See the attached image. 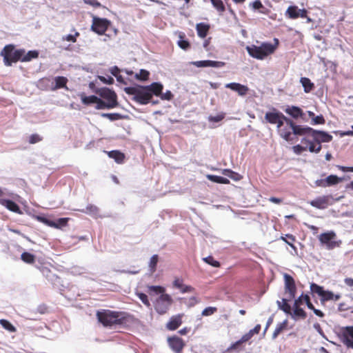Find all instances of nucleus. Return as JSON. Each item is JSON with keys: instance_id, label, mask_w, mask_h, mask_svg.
<instances>
[{"instance_id": "nucleus-1", "label": "nucleus", "mask_w": 353, "mask_h": 353, "mask_svg": "<svg viewBox=\"0 0 353 353\" xmlns=\"http://www.w3.org/2000/svg\"><path fill=\"white\" fill-rule=\"evenodd\" d=\"M96 316L98 321L106 327L114 326L127 327L132 325L135 321V318L133 315L121 311L102 310L97 311Z\"/></svg>"}, {"instance_id": "nucleus-2", "label": "nucleus", "mask_w": 353, "mask_h": 353, "mask_svg": "<svg viewBox=\"0 0 353 353\" xmlns=\"http://www.w3.org/2000/svg\"><path fill=\"white\" fill-rule=\"evenodd\" d=\"M163 85L159 82H154L148 85H137L133 87H126L124 91L129 95H132V100L141 105H146L151 101L152 96H159L163 91Z\"/></svg>"}, {"instance_id": "nucleus-3", "label": "nucleus", "mask_w": 353, "mask_h": 353, "mask_svg": "<svg viewBox=\"0 0 353 353\" xmlns=\"http://www.w3.org/2000/svg\"><path fill=\"white\" fill-rule=\"evenodd\" d=\"M274 41V44L263 42L259 46L255 45L248 46L246 50L252 57L263 60L268 56L273 54L278 48L279 39L275 38Z\"/></svg>"}, {"instance_id": "nucleus-4", "label": "nucleus", "mask_w": 353, "mask_h": 353, "mask_svg": "<svg viewBox=\"0 0 353 353\" xmlns=\"http://www.w3.org/2000/svg\"><path fill=\"white\" fill-rule=\"evenodd\" d=\"M26 53L25 50H15L12 44H8L4 46L0 52V55L3 58V63L6 66H11L13 63L21 61V56Z\"/></svg>"}, {"instance_id": "nucleus-5", "label": "nucleus", "mask_w": 353, "mask_h": 353, "mask_svg": "<svg viewBox=\"0 0 353 353\" xmlns=\"http://www.w3.org/2000/svg\"><path fill=\"white\" fill-rule=\"evenodd\" d=\"M112 26V22L106 18L93 16L90 30L99 35L105 34Z\"/></svg>"}, {"instance_id": "nucleus-6", "label": "nucleus", "mask_w": 353, "mask_h": 353, "mask_svg": "<svg viewBox=\"0 0 353 353\" xmlns=\"http://www.w3.org/2000/svg\"><path fill=\"white\" fill-rule=\"evenodd\" d=\"M172 303L173 299L170 294H163L156 299L154 307L158 314H164L168 312Z\"/></svg>"}, {"instance_id": "nucleus-7", "label": "nucleus", "mask_w": 353, "mask_h": 353, "mask_svg": "<svg viewBox=\"0 0 353 353\" xmlns=\"http://www.w3.org/2000/svg\"><path fill=\"white\" fill-rule=\"evenodd\" d=\"M336 234L333 232H328L322 233L319 239L322 244L326 245L327 250H332L336 247H339L341 244V241H336Z\"/></svg>"}, {"instance_id": "nucleus-8", "label": "nucleus", "mask_w": 353, "mask_h": 353, "mask_svg": "<svg viewBox=\"0 0 353 353\" xmlns=\"http://www.w3.org/2000/svg\"><path fill=\"white\" fill-rule=\"evenodd\" d=\"M97 93L101 98L107 101L106 103L110 105V108H114L118 106L117 95L114 91L108 88H103Z\"/></svg>"}, {"instance_id": "nucleus-9", "label": "nucleus", "mask_w": 353, "mask_h": 353, "mask_svg": "<svg viewBox=\"0 0 353 353\" xmlns=\"http://www.w3.org/2000/svg\"><path fill=\"white\" fill-rule=\"evenodd\" d=\"M283 278L285 292L288 294L290 299H293L295 298L296 292L295 281L291 275L287 273L284 274Z\"/></svg>"}, {"instance_id": "nucleus-10", "label": "nucleus", "mask_w": 353, "mask_h": 353, "mask_svg": "<svg viewBox=\"0 0 353 353\" xmlns=\"http://www.w3.org/2000/svg\"><path fill=\"white\" fill-rule=\"evenodd\" d=\"M309 203L318 209H325L333 203V198L330 195L319 196L310 201Z\"/></svg>"}, {"instance_id": "nucleus-11", "label": "nucleus", "mask_w": 353, "mask_h": 353, "mask_svg": "<svg viewBox=\"0 0 353 353\" xmlns=\"http://www.w3.org/2000/svg\"><path fill=\"white\" fill-rule=\"evenodd\" d=\"M310 137L319 144L321 143H328L332 140V136L327 132L314 129L312 130Z\"/></svg>"}, {"instance_id": "nucleus-12", "label": "nucleus", "mask_w": 353, "mask_h": 353, "mask_svg": "<svg viewBox=\"0 0 353 353\" xmlns=\"http://www.w3.org/2000/svg\"><path fill=\"white\" fill-rule=\"evenodd\" d=\"M168 342L170 348L176 353H181L185 346L183 340L177 336L169 337Z\"/></svg>"}, {"instance_id": "nucleus-13", "label": "nucleus", "mask_w": 353, "mask_h": 353, "mask_svg": "<svg viewBox=\"0 0 353 353\" xmlns=\"http://www.w3.org/2000/svg\"><path fill=\"white\" fill-rule=\"evenodd\" d=\"M341 337L343 343L349 347L353 343V326H347L341 329Z\"/></svg>"}, {"instance_id": "nucleus-14", "label": "nucleus", "mask_w": 353, "mask_h": 353, "mask_svg": "<svg viewBox=\"0 0 353 353\" xmlns=\"http://www.w3.org/2000/svg\"><path fill=\"white\" fill-rule=\"evenodd\" d=\"M301 301L300 299H296L294 300L293 305V310H292L291 314L290 315L295 319H305L307 317L306 312L300 307L299 302Z\"/></svg>"}, {"instance_id": "nucleus-15", "label": "nucleus", "mask_w": 353, "mask_h": 353, "mask_svg": "<svg viewBox=\"0 0 353 353\" xmlns=\"http://www.w3.org/2000/svg\"><path fill=\"white\" fill-rule=\"evenodd\" d=\"M279 119H285V116L274 108H272V111L268 112L265 114V121L272 125H274Z\"/></svg>"}, {"instance_id": "nucleus-16", "label": "nucleus", "mask_w": 353, "mask_h": 353, "mask_svg": "<svg viewBox=\"0 0 353 353\" xmlns=\"http://www.w3.org/2000/svg\"><path fill=\"white\" fill-rule=\"evenodd\" d=\"M68 82V79L63 76H58L52 78V83H51V91H55L59 89L65 88V90H68L67 87V83Z\"/></svg>"}, {"instance_id": "nucleus-17", "label": "nucleus", "mask_w": 353, "mask_h": 353, "mask_svg": "<svg viewBox=\"0 0 353 353\" xmlns=\"http://www.w3.org/2000/svg\"><path fill=\"white\" fill-rule=\"evenodd\" d=\"M293 121L291 119V124H284L283 128L279 132L281 137L286 141L290 142L294 141L292 136Z\"/></svg>"}, {"instance_id": "nucleus-18", "label": "nucleus", "mask_w": 353, "mask_h": 353, "mask_svg": "<svg viewBox=\"0 0 353 353\" xmlns=\"http://www.w3.org/2000/svg\"><path fill=\"white\" fill-rule=\"evenodd\" d=\"M183 316V314L172 316L166 324L167 329L169 330H176L182 323Z\"/></svg>"}, {"instance_id": "nucleus-19", "label": "nucleus", "mask_w": 353, "mask_h": 353, "mask_svg": "<svg viewBox=\"0 0 353 353\" xmlns=\"http://www.w3.org/2000/svg\"><path fill=\"white\" fill-rule=\"evenodd\" d=\"M312 130V128L296 125L293 121L292 134H294V136H311Z\"/></svg>"}, {"instance_id": "nucleus-20", "label": "nucleus", "mask_w": 353, "mask_h": 353, "mask_svg": "<svg viewBox=\"0 0 353 353\" xmlns=\"http://www.w3.org/2000/svg\"><path fill=\"white\" fill-rule=\"evenodd\" d=\"M225 88H230L233 91L237 92L240 96L247 94L249 88L248 86L240 84L239 83H230L225 85Z\"/></svg>"}, {"instance_id": "nucleus-21", "label": "nucleus", "mask_w": 353, "mask_h": 353, "mask_svg": "<svg viewBox=\"0 0 353 353\" xmlns=\"http://www.w3.org/2000/svg\"><path fill=\"white\" fill-rule=\"evenodd\" d=\"M301 143L303 144H305V146H307V149L310 152L319 153L322 148L321 145L314 141L313 139L312 141H311L307 138L304 137L301 139Z\"/></svg>"}, {"instance_id": "nucleus-22", "label": "nucleus", "mask_w": 353, "mask_h": 353, "mask_svg": "<svg viewBox=\"0 0 353 353\" xmlns=\"http://www.w3.org/2000/svg\"><path fill=\"white\" fill-rule=\"evenodd\" d=\"M173 287L180 290L181 293L192 292L194 288L191 285L183 284V280L180 278H175L173 281Z\"/></svg>"}, {"instance_id": "nucleus-23", "label": "nucleus", "mask_w": 353, "mask_h": 353, "mask_svg": "<svg viewBox=\"0 0 353 353\" xmlns=\"http://www.w3.org/2000/svg\"><path fill=\"white\" fill-rule=\"evenodd\" d=\"M225 62L216 61L211 60L198 61L194 63L196 67H212V68H221L225 65Z\"/></svg>"}, {"instance_id": "nucleus-24", "label": "nucleus", "mask_w": 353, "mask_h": 353, "mask_svg": "<svg viewBox=\"0 0 353 353\" xmlns=\"http://www.w3.org/2000/svg\"><path fill=\"white\" fill-rule=\"evenodd\" d=\"M0 204L11 212L18 214L21 213L19 206L12 200L0 199Z\"/></svg>"}, {"instance_id": "nucleus-25", "label": "nucleus", "mask_w": 353, "mask_h": 353, "mask_svg": "<svg viewBox=\"0 0 353 353\" xmlns=\"http://www.w3.org/2000/svg\"><path fill=\"white\" fill-rule=\"evenodd\" d=\"M108 157L113 159L117 163L121 164L124 162L125 156L119 150H112L107 152Z\"/></svg>"}, {"instance_id": "nucleus-26", "label": "nucleus", "mask_w": 353, "mask_h": 353, "mask_svg": "<svg viewBox=\"0 0 353 353\" xmlns=\"http://www.w3.org/2000/svg\"><path fill=\"white\" fill-rule=\"evenodd\" d=\"M290 298L288 299H282L281 301H277L276 303L280 310L283 311L285 314H290L292 312V308L290 305L288 303V301H290Z\"/></svg>"}, {"instance_id": "nucleus-27", "label": "nucleus", "mask_w": 353, "mask_h": 353, "mask_svg": "<svg viewBox=\"0 0 353 353\" xmlns=\"http://www.w3.org/2000/svg\"><path fill=\"white\" fill-rule=\"evenodd\" d=\"M300 82L302 84L304 92L305 93H309L312 92L315 88L314 84L307 77H301L300 79Z\"/></svg>"}, {"instance_id": "nucleus-28", "label": "nucleus", "mask_w": 353, "mask_h": 353, "mask_svg": "<svg viewBox=\"0 0 353 353\" xmlns=\"http://www.w3.org/2000/svg\"><path fill=\"white\" fill-rule=\"evenodd\" d=\"M285 112L294 119L302 117L303 110L297 106H291L285 109Z\"/></svg>"}, {"instance_id": "nucleus-29", "label": "nucleus", "mask_w": 353, "mask_h": 353, "mask_svg": "<svg viewBox=\"0 0 353 353\" xmlns=\"http://www.w3.org/2000/svg\"><path fill=\"white\" fill-rule=\"evenodd\" d=\"M196 29L197 34L201 38H205L210 29V26L203 23L196 24Z\"/></svg>"}, {"instance_id": "nucleus-30", "label": "nucleus", "mask_w": 353, "mask_h": 353, "mask_svg": "<svg viewBox=\"0 0 353 353\" xmlns=\"http://www.w3.org/2000/svg\"><path fill=\"white\" fill-rule=\"evenodd\" d=\"M52 83V78L51 77H43L41 79L39 82V87L41 90H51L50 86Z\"/></svg>"}, {"instance_id": "nucleus-31", "label": "nucleus", "mask_w": 353, "mask_h": 353, "mask_svg": "<svg viewBox=\"0 0 353 353\" xmlns=\"http://www.w3.org/2000/svg\"><path fill=\"white\" fill-rule=\"evenodd\" d=\"M206 177L210 181L214 182V183H221V184H229L230 183V180L228 179L227 178H225L223 176L212 175V174H208L206 176Z\"/></svg>"}, {"instance_id": "nucleus-32", "label": "nucleus", "mask_w": 353, "mask_h": 353, "mask_svg": "<svg viewBox=\"0 0 353 353\" xmlns=\"http://www.w3.org/2000/svg\"><path fill=\"white\" fill-rule=\"evenodd\" d=\"M210 1L220 15H222L225 12V6L222 0H210Z\"/></svg>"}, {"instance_id": "nucleus-33", "label": "nucleus", "mask_w": 353, "mask_h": 353, "mask_svg": "<svg viewBox=\"0 0 353 353\" xmlns=\"http://www.w3.org/2000/svg\"><path fill=\"white\" fill-rule=\"evenodd\" d=\"M288 325V321L285 320L282 323L277 324L273 334L272 339H275L284 330L286 329Z\"/></svg>"}, {"instance_id": "nucleus-34", "label": "nucleus", "mask_w": 353, "mask_h": 353, "mask_svg": "<svg viewBox=\"0 0 353 353\" xmlns=\"http://www.w3.org/2000/svg\"><path fill=\"white\" fill-rule=\"evenodd\" d=\"M322 301H327L330 300L337 301L340 299V295H334L332 292L323 290L321 296Z\"/></svg>"}, {"instance_id": "nucleus-35", "label": "nucleus", "mask_w": 353, "mask_h": 353, "mask_svg": "<svg viewBox=\"0 0 353 353\" xmlns=\"http://www.w3.org/2000/svg\"><path fill=\"white\" fill-rule=\"evenodd\" d=\"M21 259L26 263L33 264L35 262L36 257L30 252H24L21 255Z\"/></svg>"}, {"instance_id": "nucleus-36", "label": "nucleus", "mask_w": 353, "mask_h": 353, "mask_svg": "<svg viewBox=\"0 0 353 353\" xmlns=\"http://www.w3.org/2000/svg\"><path fill=\"white\" fill-rule=\"evenodd\" d=\"M299 9H298V7L296 6H291L290 7H288V8L287 9V11H286V15L290 18V19H297L299 18Z\"/></svg>"}, {"instance_id": "nucleus-37", "label": "nucleus", "mask_w": 353, "mask_h": 353, "mask_svg": "<svg viewBox=\"0 0 353 353\" xmlns=\"http://www.w3.org/2000/svg\"><path fill=\"white\" fill-rule=\"evenodd\" d=\"M39 56V52L36 50H30L27 54L21 56V61L27 62L31 61L32 59H36Z\"/></svg>"}, {"instance_id": "nucleus-38", "label": "nucleus", "mask_w": 353, "mask_h": 353, "mask_svg": "<svg viewBox=\"0 0 353 353\" xmlns=\"http://www.w3.org/2000/svg\"><path fill=\"white\" fill-rule=\"evenodd\" d=\"M185 37L184 33H180V39L178 41L177 44L181 49L187 50L190 48V43L188 41L184 39Z\"/></svg>"}, {"instance_id": "nucleus-39", "label": "nucleus", "mask_w": 353, "mask_h": 353, "mask_svg": "<svg viewBox=\"0 0 353 353\" xmlns=\"http://www.w3.org/2000/svg\"><path fill=\"white\" fill-rule=\"evenodd\" d=\"M82 103L84 105H88L94 103L97 100V97L94 95L85 96L83 93L80 94Z\"/></svg>"}, {"instance_id": "nucleus-40", "label": "nucleus", "mask_w": 353, "mask_h": 353, "mask_svg": "<svg viewBox=\"0 0 353 353\" xmlns=\"http://www.w3.org/2000/svg\"><path fill=\"white\" fill-rule=\"evenodd\" d=\"M281 239L288 244L293 249H296V247L294 245V243L296 241V238L294 235L288 234H285V236H281Z\"/></svg>"}, {"instance_id": "nucleus-41", "label": "nucleus", "mask_w": 353, "mask_h": 353, "mask_svg": "<svg viewBox=\"0 0 353 353\" xmlns=\"http://www.w3.org/2000/svg\"><path fill=\"white\" fill-rule=\"evenodd\" d=\"M0 324L5 330L10 332H14L17 330L15 327L6 319H0Z\"/></svg>"}, {"instance_id": "nucleus-42", "label": "nucleus", "mask_w": 353, "mask_h": 353, "mask_svg": "<svg viewBox=\"0 0 353 353\" xmlns=\"http://www.w3.org/2000/svg\"><path fill=\"white\" fill-rule=\"evenodd\" d=\"M341 181V179H339L337 176L332 174L325 178V182L327 186L338 184Z\"/></svg>"}, {"instance_id": "nucleus-43", "label": "nucleus", "mask_w": 353, "mask_h": 353, "mask_svg": "<svg viewBox=\"0 0 353 353\" xmlns=\"http://www.w3.org/2000/svg\"><path fill=\"white\" fill-rule=\"evenodd\" d=\"M94 103H96L95 108L97 110L112 109L105 101H103L100 98H98L97 97Z\"/></svg>"}, {"instance_id": "nucleus-44", "label": "nucleus", "mask_w": 353, "mask_h": 353, "mask_svg": "<svg viewBox=\"0 0 353 353\" xmlns=\"http://www.w3.org/2000/svg\"><path fill=\"white\" fill-rule=\"evenodd\" d=\"M74 30V34H68V35H65L62 37V41H70V42H72V43H75L77 42V37H79L80 36V33L77 31H76L75 30Z\"/></svg>"}, {"instance_id": "nucleus-45", "label": "nucleus", "mask_w": 353, "mask_h": 353, "mask_svg": "<svg viewBox=\"0 0 353 353\" xmlns=\"http://www.w3.org/2000/svg\"><path fill=\"white\" fill-rule=\"evenodd\" d=\"M150 72L145 70H141L139 73L135 74V78L138 80L146 81L148 79Z\"/></svg>"}, {"instance_id": "nucleus-46", "label": "nucleus", "mask_w": 353, "mask_h": 353, "mask_svg": "<svg viewBox=\"0 0 353 353\" xmlns=\"http://www.w3.org/2000/svg\"><path fill=\"white\" fill-rule=\"evenodd\" d=\"M310 290L312 293L317 294L319 296H321L324 290L323 287L314 283H312L310 284Z\"/></svg>"}, {"instance_id": "nucleus-47", "label": "nucleus", "mask_w": 353, "mask_h": 353, "mask_svg": "<svg viewBox=\"0 0 353 353\" xmlns=\"http://www.w3.org/2000/svg\"><path fill=\"white\" fill-rule=\"evenodd\" d=\"M158 261H159V256L157 254H154L151 257L150 263H149V267H150V271L152 272H154L156 271Z\"/></svg>"}, {"instance_id": "nucleus-48", "label": "nucleus", "mask_w": 353, "mask_h": 353, "mask_svg": "<svg viewBox=\"0 0 353 353\" xmlns=\"http://www.w3.org/2000/svg\"><path fill=\"white\" fill-rule=\"evenodd\" d=\"M102 117L108 118L110 121H117L121 119L123 117L119 113H103Z\"/></svg>"}, {"instance_id": "nucleus-49", "label": "nucleus", "mask_w": 353, "mask_h": 353, "mask_svg": "<svg viewBox=\"0 0 353 353\" xmlns=\"http://www.w3.org/2000/svg\"><path fill=\"white\" fill-rule=\"evenodd\" d=\"M69 219L68 218H60L57 220V221H54V224L57 226H52V228H61L63 227H65L68 225Z\"/></svg>"}, {"instance_id": "nucleus-50", "label": "nucleus", "mask_w": 353, "mask_h": 353, "mask_svg": "<svg viewBox=\"0 0 353 353\" xmlns=\"http://www.w3.org/2000/svg\"><path fill=\"white\" fill-rule=\"evenodd\" d=\"M284 124H291V119L286 117L285 119H279L274 125H276L277 131L278 132L280 131V130L283 128Z\"/></svg>"}, {"instance_id": "nucleus-51", "label": "nucleus", "mask_w": 353, "mask_h": 353, "mask_svg": "<svg viewBox=\"0 0 353 353\" xmlns=\"http://www.w3.org/2000/svg\"><path fill=\"white\" fill-rule=\"evenodd\" d=\"M203 261L207 263L208 264L214 267L218 268L220 267L221 264L220 263L215 260L213 256H209L203 259Z\"/></svg>"}, {"instance_id": "nucleus-52", "label": "nucleus", "mask_w": 353, "mask_h": 353, "mask_svg": "<svg viewBox=\"0 0 353 353\" xmlns=\"http://www.w3.org/2000/svg\"><path fill=\"white\" fill-rule=\"evenodd\" d=\"M150 292H154L156 294H165V289L162 286L159 285H151L148 287Z\"/></svg>"}, {"instance_id": "nucleus-53", "label": "nucleus", "mask_w": 353, "mask_h": 353, "mask_svg": "<svg viewBox=\"0 0 353 353\" xmlns=\"http://www.w3.org/2000/svg\"><path fill=\"white\" fill-rule=\"evenodd\" d=\"M37 219L44 223L45 225H48V226H50V227H52V226H56L55 224H54V221H52L45 216H38L37 217Z\"/></svg>"}, {"instance_id": "nucleus-54", "label": "nucleus", "mask_w": 353, "mask_h": 353, "mask_svg": "<svg viewBox=\"0 0 353 353\" xmlns=\"http://www.w3.org/2000/svg\"><path fill=\"white\" fill-rule=\"evenodd\" d=\"M216 311L217 308L216 307H208L202 311L201 314L203 316H207L213 314Z\"/></svg>"}, {"instance_id": "nucleus-55", "label": "nucleus", "mask_w": 353, "mask_h": 353, "mask_svg": "<svg viewBox=\"0 0 353 353\" xmlns=\"http://www.w3.org/2000/svg\"><path fill=\"white\" fill-rule=\"evenodd\" d=\"M158 97H160L162 100L171 101L173 99L174 95L170 90H167L165 93H162L161 92V94Z\"/></svg>"}, {"instance_id": "nucleus-56", "label": "nucleus", "mask_w": 353, "mask_h": 353, "mask_svg": "<svg viewBox=\"0 0 353 353\" xmlns=\"http://www.w3.org/2000/svg\"><path fill=\"white\" fill-rule=\"evenodd\" d=\"M137 296L145 305L147 307L150 306V303L148 300V296L145 294L141 292L138 293Z\"/></svg>"}, {"instance_id": "nucleus-57", "label": "nucleus", "mask_w": 353, "mask_h": 353, "mask_svg": "<svg viewBox=\"0 0 353 353\" xmlns=\"http://www.w3.org/2000/svg\"><path fill=\"white\" fill-rule=\"evenodd\" d=\"M292 150L296 154H301L303 151H305L307 150V146L301 145H296L292 147Z\"/></svg>"}, {"instance_id": "nucleus-58", "label": "nucleus", "mask_w": 353, "mask_h": 353, "mask_svg": "<svg viewBox=\"0 0 353 353\" xmlns=\"http://www.w3.org/2000/svg\"><path fill=\"white\" fill-rule=\"evenodd\" d=\"M325 123V120L323 115L314 116L312 121V124L317 125V124H324Z\"/></svg>"}, {"instance_id": "nucleus-59", "label": "nucleus", "mask_w": 353, "mask_h": 353, "mask_svg": "<svg viewBox=\"0 0 353 353\" xmlns=\"http://www.w3.org/2000/svg\"><path fill=\"white\" fill-rule=\"evenodd\" d=\"M42 140V137L37 134H31L29 137V143L30 144L37 143Z\"/></svg>"}, {"instance_id": "nucleus-60", "label": "nucleus", "mask_w": 353, "mask_h": 353, "mask_svg": "<svg viewBox=\"0 0 353 353\" xmlns=\"http://www.w3.org/2000/svg\"><path fill=\"white\" fill-rule=\"evenodd\" d=\"M242 345V343L240 342V341H236L235 343H232L228 349H227V351L228 352H230V351H232V350H241V345Z\"/></svg>"}, {"instance_id": "nucleus-61", "label": "nucleus", "mask_w": 353, "mask_h": 353, "mask_svg": "<svg viewBox=\"0 0 353 353\" xmlns=\"http://www.w3.org/2000/svg\"><path fill=\"white\" fill-rule=\"evenodd\" d=\"M83 2L86 4L90 5L94 8L101 7V4L97 0H83Z\"/></svg>"}, {"instance_id": "nucleus-62", "label": "nucleus", "mask_w": 353, "mask_h": 353, "mask_svg": "<svg viewBox=\"0 0 353 353\" xmlns=\"http://www.w3.org/2000/svg\"><path fill=\"white\" fill-rule=\"evenodd\" d=\"M252 333L250 332V331L242 336V337L239 339L240 342L243 344L244 343L248 342L249 340H250L252 338Z\"/></svg>"}, {"instance_id": "nucleus-63", "label": "nucleus", "mask_w": 353, "mask_h": 353, "mask_svg": "<svg viewBox=\"0 0 353 353\" xmlns=\"http://www.w3.org/2000/svg\"><path fill=\"white\" fill-rule=\"evenodd\" d=\"M223 174L225 176H228V177L234 179V180H239V178L238 177H236L234 176H232L231 174H235V172L232 171V170H230V169H224L223 170Z\"/></svg>"}, {"instance_id": "nucleus-64", "label": "nucleus", "mask_w": 353, "mask_h": 353, "mask_svg": "<svg viewBox=\"0 0 353 353\" xmlns=\"http://www.w3.org/2000/svg\"><path fill=\"white\" fill-rule=\"evenodd\" d=\"M345 284L351 288L353 290V279L352 278H345L344 279Z\"/></svg>"}]
</instances>
